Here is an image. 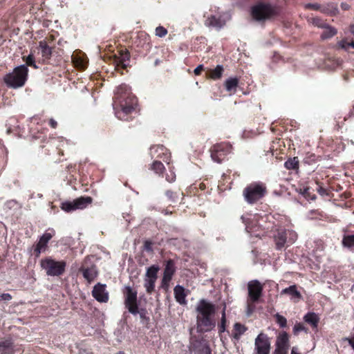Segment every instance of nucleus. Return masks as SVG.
Masks as SVG:
<instances>
[{
  "label": "nucleus",
  "instance_id": "c756f323",
  "mask_svg": "<svg viewBox=\"0 0 354 354\" xmlns=\"http://www.w3.org/2000/svg\"><path fill=\"white\" fill-rule=\"evenodd\" d=\"M350 30L354 35V25L350 26ZM339 48L347 50L349 47L354 48V41L348 42L346 39H342L337 43Z\"/></svg>",
  "mask_w": 354,
  "mask_h": 354
},
{
  "label": "nucleus",
  "instance_id": "412c9836",
  "mask_svg": "<svg viewBox=\"0 0 354 354\" xmlns=\"http://www.w3.org/2000/svg\"><path fill=\"white\" fill-rule=\"evenodd\" d=\"M80 270L82 272L83 277L88 283L93 281L98 274L97 270L95 266L88 268H81Z\"/></svg>",
  "mask_w": 354,
  "mask_h": 354
},
{
  "label": "nucleus",
  "instance_id": "423d86ee",
  "mask_svg": "<svg viewBox=\"0 0 354 354\" xmlns=\"http://www.w3.org/2000/svg\"><path fill=\"white\" fill-rule=\"evenodd\" d=\"M159 270L160 268L156 265H153L147 269L144 277V287L148 294H151L155 290Z\"/></svg>",
  "mask_w": 354,
  "mask_h": 354
},
{
  "label": "nucleus",
  "instance_id": "9d476101",
  "mask_svg": "<svg viewBox=\"0 0 354 354\" xmlns=\"http://www.w3.org/2000/svg\"><path fill=\"white\" fill-rule=\"evenodd\" d=\"M216 306L206 299H201L196 306V317H214Z\"/></svg>",
  "mask_w": 354,
  "mask_h": 354
},
{
  "label": "nucleus",
  "instance_id": "f3484780",
  "mask_svg": "<svg viewBox=\"0 0 354 354\" xmlns=\"http://www.w3.org/2000/svg\"><path fill=\"white\" fill-rule=\"evenodd\" d=\"M175 272L174 264L172 261L169 260L167 262L163 277L162 279V286L163 288H167L169 283L172 278V276Z\"/></svg>",
  "mask_w": 354,
  "mask_h": 354
},
{
  "label": "nucleus",
  "instance_id": "bb28decb",
  "mask_svg": "<svg viewBox=\"0 0 354 354\" xmlns=\"http://www.w3.org/2000/svg\"><path fill=\"white\" fill-rule=\"evenodd\" d=\"M281 294H289L292 297V299H297V300L300 299L301 297V295L297 290L295 285L290 286V287L283 289L281 291Z\"/></svg>",
  "mask_w": 354,
  "mask_h": 354
},
{
  "label": "nucleus",
  "instance_id": "8fccbe9b",
  "mask_svg": "<svg viewBox=\"0 0 354 354\" xmlns=\"http://www.w3.org/2000/svg\"><path fill=\"white\" fill-rule=\"evenodd\" d=\"M49 124L50 125L51 127L55 129L57 127V123L54 119L51 118L49 120Z\"/></svg>",
  "mask_w": 354,
  "mask_h": 354
},
{
  "label": "nucleus",
  "instance_id": "37998d69",
  "mask_svg": "<svg viewBox=\"0 0 354 354\" xmlns=\"http://www.w3.org/2000/svg\"><path fill=\"white\" fill-rule=\"evenodd\" d=\"M26 64L28 66H32L34 68H37V66L35 64L34 57L32 54H30L26 58Z\"/></svg>",
  "mask_w": 354,
  "mask_h": 354
},
{
  "label": "nucleus",
  "instance_id": "ea45409f",
  "mask_svg": "<svg viewBox=\"0 0 354 354\" xmlns=\"http://www.w3.org/2000/svg\"><path fill=\"white\" fill-rule=\"evenodd\" d=\"M10 349V344L7 342H3L0 344V354H7Z\"/></svg>",
  "mask_w": 354,
  "mask_h": 354
},
{
  "label": "nucleus",
  "instance_id": "cd10ccee",
  "mask_svg": "<svg viewBox=\"0 0 354 354\" xmlns=\"http://www.w3.org/2000/svg\"><path fill=\"white\" fill-rule=\"evenodd\" d=\"M304 319L306 322L310 324L313 328H317L319 322V317L315 313H308L304 316Z\"/></svg>",
  "mask_w": 354,
  "mask_h": 354
},
{
  "label": "nucleus",
  "instance_id": "b1692460",
  "mask_svg": "<svg viewBox=\"0 0 354 354\" xmlns=\"http://www.w3.org/2000/svg\"><path fill=\"white\" fill-rule=\"evenodd\" d=\"M225 22L220 18H216L215 16L209 17L205 21V25L215 28H221L224 25Z\"/></svg>",
  "mask_w": 354,
  "mask_h": 354
},
{
  "label": "nucleus",
  "instance_id": "c9c22d12",
  "mask_svg": "<svg viewBox=\"0 0 354 354\" xmlns=\"http://www.w3.org/2000/svg\"><path fill=\"white\" fill-rule=\"evenodd\" d=\"M276 319V322L279 325L281 328H285L287 326V320L286 318L279 313H277L274 315Z\"/></svg>",
  "mask_w": 354,
  "mask_h": 354
},
{
  "label": "nucleus",
  "instance_id": "9b49d317",
  "mask_svg": "<svg viewBox=\"0 0 354 354\" xmlns=\"http://www.w3.org/2000/svg\"><path fill=\"white\" fill-rule=\"evenodd\" d=\"M288 348L289 337L286 332L283 331L277 337L273 354H288Z\"/></svg>",
  "mask_w": 354,
  "mask_h": 354
},
{
  "label": "nucleus",
  "instance_id": "a878e982",
  "mask_svg": "<svg viewBox=\"0 0 354 354\" xmlns=\"http://www.w3.org/2000/svg\"><path fill=\"white\" fill-rule=\"evenodd\" d=\"M247 328L240 324V323H236L234 325V330L232 333V336L236 339H239L241 336L246 331Z\"/></svg>",
  "mask_w": 354,
  "mask_h": 354
},
{
  "label": "nucleus",
  "instance_id": "49530a36",
  "mask_svg": "<svg viewBox=\"0 0 354 354\" xmlns=\"http://www.w3.org/2000/svg\"><path fill=\"white\" fill-rule=\"evenodd\" d=\"M144 248L145 250L147 252H151L152 251V242L150 241H146L144 243Z\"/></svg>",
  "mask_w": 354,
  "mask_h": 354
},
{
  "label": "nucleus",
  "instance_id": "473e14b6",
  "mask_svg": "<svg viewBox=\"0 0 354 354\" xmlns=\"http://www.w3.org/2000/svg\"><path fill=\"white\" fill-rule=\"evenodd\" d=\"M298 164H299V162H298L297 158H294L288 160L285 162V167L288 169H294L298 167Z\"/></svg>",
  "mask_w": 354,
  "mask_h": 354
},
{
  "label": "nucleus",
  "instance_id": "f257e3e1",
  "mask_svg": "<svg viewBox=\"0 0 354 354\" xmlns=\"http://www.w3.org/2000/svg\"><path fill=\"white\" fill-rule=\"evenodd\" d=\"M115 95L113 103L116 109L115 115L120 120H126L125 116L131 113L137 106V99L126 84L117 88Z\"/></svg>",
  "mask_w": 354,
  "mask_h": 354
},
{
  "label": "nucleus",
  "instance_id": "f704fd0d",
  "mask_svg": "<svg viewBox=\"0 0 354 354\" xmlns=\"http://www.w3.org/2000/svg\"><path fill=\"white\" fill-rule=\"evenodd\" d=\"M226 315H225V306L224 307L223 312H222V316L221 319V324L218 326L219 332L223 333L225 330L226 328Z\"/></svg>",
  "mask_w": 354,
  "mask_h": 354
},
{
  "label": "nucleus",
  "instance_id": "6e6552de",
  "mask_svg": "<svg viewBox=\"0 0 354 354\" xmlns=\"http://www.w3.org/2000/svg\"><path fill=\"white\" fill-rule=\"evenodd\" d=\"M271 341L267 334L261 332L254 339V351L256 354H270Z\"/></svg>",
  "mask_w": 354,
  "mask_h": 354
},
{
  "label": "nucleus",
  "instance_id": "58836bf2",
  "mask_svg": "<svg viewBox=\"0 0 354 354\" xmlns=\"http://www.w3.org/2000/svg\"><path fill=\"white\" fill-rule=\"evenodd\" d=\"M167 34V30L162 26H158L156 28V35L159 37H163Z\"/></svg>",
  "mask_w": 354,
  "mask_h": 354
},
{
  "label": "nucleus",
  "instance_id": "4c0bfd02",
  "mask_svg": "<svg viewBox=\"0 0 354 354\" xmlns=\"http://www.w3.org/2000/svg\"><path fill=\"white\" fill-rule=\"evenodd\" d=\"M304 331L307 333V329L301 323H297L293 328V333L295 335L299 334L300 332Z\"/></svg>",
  "mask_w": 354,
  "mask_h": 354
},
{
  "label": "nucleus",
  "instance_id": "7ed1b4c3",
  "mask_svg": "<svg viewBox=\"0 0 354 354\" xmlns=\"http://www.w3.org/2000/svg\"><path fill=\"white\" fill-rule=\"evenodd\" d=\"M266 193V185L262 183L254 182L244 189L243 195L248 203L252 204L263 198Z\"/></svg>",
  "mask_w": 354,
  "mask_h": 354
},
{
  "label": "nucleus",
  "instance_id": "5fc2aeb1",
  "mask_svg": "<svg viewBox=\"0 0 354 354\" xmlns=\"http://www.w3.org/2000/svg\"><path fill=\"white\" fill-rule=\"evenodd\" d=\"M116 354H125L123 351H119Z\"/></svg>",
  "mask_w": 354,
  "mask_h": 354
},
{
  "label": "nucleus",
  "instance_id": "393cba45",
  "mask_svg": "<svg viewBox=\"0 0 354 354\" xmlns=\"http://www.w3.org/2000/svg\"><path fill=\"white\" fill-rule=\"evenodd\" d=\"M322 28L324 29L322 34L321 35V37L322 39H327L331 38L332 37L335 36L337 32V30L335 28L328 26L326 24L325 25V27H323Z\"/></svg>",
  "mask_w": 354,
  "mask_h": 354
},
{
  "label": "nucleus",
  "instance_id": "a19ab883",
  "mask_svg": "<svg viewBox=\"0 0 354 354\" xmlns=\"http://www.w3.org/2000/svg\"><path fill=\"white\" fill-rule=\"evenodd\" d=\"M196 352V354H211L209 348L206 344H201V349Z\"/></svg>",
  "mask_w": 354,
  "mask_h": 354
},
{
  "label": "nucleus",
  "instance_id": "4468645a",
  "mask_svg": "<svg viewBox=\"0 0 354 354\" xmlns=\"http://www.w3.org/2000/svg\"><path fill=\"white\" fill-rule=\"evenodd\" d=\"M230 150V146L223 143L214 145L211 150V157L215 162H221L227 153Z\"/></svg>",
  "mask_w": 354,
  "mask_h": 354
},
{
  "label": "nucleus",
  "instance_id": "1a4fd4ad",
  "mask_svg": "<svg viewBox=\"0 0 354 354\" xmlns=\"http://www.w3.org/2000/svg\"><path fill=\"white\" fill-rule=\"evenodd\" d=\"M91 202L92 199L91 197H80L73 201L62 203L61 207L65 212H69L79 209H84L91 204Z\"/></svg>",
  "mask_w": 354,
  "mask_h": 354
},
{
  "label": "nucleus",
  "instance_id": "dca6fc26",
  "mask_svg": "<svg viewBox=\"0 0 354 354\" xmlns=\"http://www.w3.org/2000/svg\"><path fill=\"white\" fill-rule=\"evenodd\" d=\"M54 233L51 232H46L44 233L40 238L39 242L37 243L35 248V253L36 257H39L41 252H44L47 248V244L48 241L53 236Z\"/></svg>",
  "mask_w": 354,
  "mask_h": 354
},
{
  "label": "nucleus",
  "instance_id": "2f4dec72",
  "mask_svg": "<svg viewBox=\"0 0 354 354\" xmlns=\"http://www.w3.org/2000/svg\"><path fill=\"white\" fill-rule=\"evenodd\" d=\"M342 245L346 248L354 247V234L345 235L342 239Z\"/></svg>",
  "mask_w": 354,
  "mask_h": 354
},
{
  "label": "nucleus",
  "instance_id": "a211bd4d",
  "mask_svg": "<svg viewBox=\"0 0 354 354\" xmlns=\"http://www.w3.org/2000/svg\"><path fill=\"white\" fill-rule=\"evenodd\" d=\"M129 53L126 50L120 51L118 55L114 56L113 62L115 66L126 68L129 65Z\"/></svg>",
  "mask_w": 354,
  "mask_h": 354
},
{
  "label": "nucleus",
  "instance_id": "5701e85b",
  "mask_svg": "<svg viewBox=\"0 0 354 354\" xmlns=\"http://www.w3.org/2000/svg\"><path fill=\"white\" fill-rule=\"evenodd\" d=\"M224 68L221 65H217L214 69L208 71L207 77L214 80H219L221 78Z\"/></svg>",
  "mask_w": 354,
  "mask_h": 354
},
{
  "label": "nucleus",
  "instance_id": "6ab92c4d",
  "mask_svg": "<svg viewBox=\"0 0 354 354\" xmlns=\"http://www.w3.org/2000/svg\"><path fill=\"white\" fill-rule=\"evenodd\" d=\"M151 154H157L156 157L162 158L163 161L169 163L170 153L168 150L162 145H158L151 149Z\"/></svg>",
  "mask_w": 354,
  "mask_h": 354
},
{
  "label": "nucleus",
  "instance_id": "de8ad7c7",
  "mask_svg": "<svg viewBox=\"0 0 354 354\" xmlns=\"http://www.w3.org/2000/svg\"><path fill=\"white\" fill-rule=\"evenodd\" d=\"M11 295L8 293H3L2 295H0V300H4V301H10L12 299Z\"/></svg>",
  "mask_w": 354,
  "mask_h": 354
},
{
  "label": "nucleus",
  "instance_id": "603ef678",
  "mask_svg": "<svg viewBox=\"0 0 354 354\" xmlns=\"http://www.w3.org/2000/svg\"><path fill=\"white\" fill-rule=\"evenodd\" d=\"M167 179L169 182H173L175 180V175L171 174V176H168Z\"/></svg>",
  "mask_w": 354,
  "mask_h": 354
},
{
  "label": "nucleus",
  "instance_id": "7c9ffc66",
  "mask_svg": "<svg viewBox=\"0 0 354 354\" xmlns=\"http://www.w3.org/2000/svg\"><path fill=\"white\" fill-rule=\"evenodd\" d=\"M39 48L41 50V55L45 58H49L51 55V48L47 45L45 41L39 42Z\"/></svg>",
  "mask_w": 354,
  "mask_h": 354
},
{
  "label": "nucleus",
  "instance_id": "c85d7f7f",
  "mask_svg": "<svg viewBox=\"0 0 354 354\" xmlns=\"http://www.w3.org/2000/svg\"><path fill=\"white\" fill-rule=\"evenodd\" d=\"M239 84V80L236 77H230L225 82V86L227 91H234Z\"/></svg>",
  "mask_w": 354,
  "mask_h": 354
},
{
  "label": "nucleus",
  "instance_id": "e433bc0d",
  "mask_svg": "<svg viewBox=\"0 0 354 354\" xmlns=\"http://www.w3.org/2000/svg\"><path fill=\"white\" fill-rule=\"evenodd\" d=\"M286 234L288 236L287 243H289L290 244L295 243V241L297 239V233L292 230H287Z\"/></svg>",
  "mask_w": 354,
  "mask_h": 354
},
{
  "label": "nucleus",
  "instance_id": "f8f14e48",
  "mask_svg": "<svg viewBox=\"0 0 354 354\" xmlns=\"http://www.w3.org/2000/svg\"><path fill=\"white\" fill-rule=\"evenodd\" d=\"M248 290L249 296L248 302L251 301L254 303L258 301L261 297L262 295L263 286L259 281L252 280L248 282Z\"/></svg>",
  "mask_w": 354,
  "mask_h": 354
},
{
  "label": "nucleus",
  "instance_id": "39448f33",
  "mask_svg": "<svg viewBox=\"0 0 354 354\" xmlns=\"http://www.w3.org/2000/svg\"><path fill=\"white\" fill-rule=\"evenodd\" d=\"M123 294L124 297V305L129 312L133 315L138 314L137 291L130 286H125Z\"/></svg>",
  "mask_w": 354,
  "mask_h": 354
},
{
  "label": "nucleus",
  "instance_id": "79ce46f5",
  "mask_svg": "<svg viewBox=\"0 0 354 354\" xmlns=\"http://www.w3.org/2000/svg\"><path fill=\"white\" fill-rule=\"evenodd\" d=\"M312 24L317 27H325L326 23L322 21L319 18H313L311 21Z\"/></svg>",
  "mask_w": 354,
  "mask_h": 354
},
{
  "label": "nucleus",
  "instance_id": "09e8293b",
  "mask_svg": "<svg viewBox=\"0 0 354 354\" xmlns=\"http://www.w3.org/2000/svg\"><path fill=\"white\" fill-rule=\"evenodd\" d=\"M203 70V66L202 64L198 65L195 69H194V74L196 75H198L201 74V71Z\"/></svg>",
  "mask_w": 354,
  "mask_h": 354
},
{
  "label": "nucleus",
  "instance_id": "a18cd8bd",
  "mask_svg": "<svg viewBox=\"0 0 354 354\" xmlns=\"http://www.w3.org/2000/svg\"><path fill=\"white\" fill-rule=\"evenodd\" d=\"M305 8H308V9H313V10H321L320 6L317 3H308L305 6Z\"/></svg>",
  "mask_w": 354,
  "mask_h": 354
},
{
  "label": "nucleus",
  "instance_id": "3c124183",
  "mask_svg": "<svg viewBox=\"0 0 354 354\" xmlns=\"http://www.w3.org/2000/svg\"><path fill=\"white\" fill-rule=\"evenodd\" d=\"M290 354H301V353L299 351V348L297 347L294 346L292 348Z\"/></svg>",
  "mask_w": 354,
  "mask_h": 354
},
{
  "label": "nucleus",
  "instance_id": "aec40b11",
  "mask_svg": "<svg viewBox=\"0 0 354 354\" xmlns=\"http://www.w3.org/2000/svg\"><path fill=\"white\" fill-rule=\"evenodd\" d=\"M174 293L177 302L181 305L187 304V294L185 292V288L183 286L179 285L176 286L174 289Z\"/></svg>",
  "mask_w": 354,
  "mask_h": 354
},
{
  "label": "nucleus",
  "instance_id": "0eeeda50",
  "mask_svg": "<svg viewBox=\"0 0 354 354\" xmlns=\"http://www.w3.org/2000/svg\"><path fill=\"white\" fill-rule=\"evenodd\" d=\"M274 13V10L268 4L259 3L252 8V16L257 21L270 19Z\"/></svg>",
  "mask_w": 354,
  "mask_h": 354
},
{
  "label": "nucleus",
  "instance_id": "ddd939ff",
  "mask_svg": "<svg viewBox=\"0 0 354 354\" xmlns=\"http://www.w3.org/2000/svg\"><path fill=\"white\" fill-rule=\"evenodd\" d=\"M216 326L213 317H196V328L198 332L211 331Z\"/></svg>",
  "mask_w": 354,
  "mask_h": 354
},
{
  "label": "nucleus",
  "instance_id": "4be33fe9",
  "mask_svg": "<svg viewBox=\"0 0 354 354\" xmlns=\"http://www.w3.org/2000/svg\"><path fill=\"white\" fill-rule=\"evenodd\" d=\"M287 230L279 232L275 236V242L277 249H281L287 243L288 236L286 234Z\"/></svg>",
  "mask_w": 354,
  "mask_h": 354
},
{
  "label": "nucleus",
  "instance_id": "f03ea898",
  "mask_svg": "<svg viewBox=\"0 0 354 354\" xmlns=\"http://www.w3.org/2000/svg\"><path fill=\"white\" fill-rule=\"evenodd\" d=\"M28 73V68L25 65H21L16 67L12 73L7 74L4 77V81L10 87H21L24 85L27 80Z\"/></svg>",
  "mask_w": 354,
  "mask_h": 354
},
{
  "label": "nucleus",
  "instance_id": "864d4df0",
  "mask_svg": "<svg viewBox=\"0 0 354 354\" xmlns=\"http://www.w3.org/2000/svg\"><path fill=\"white\" fill-rule=\"evenodd\" d=\"M341 7L344 10L349 9V5H348L347 3H342Z\"/></svg>",
  "mask_w": 354,
  "mask_h": 354
},
{
  "label": "nucleus",
  "instance_id": "72a5a7b5",
  "mask_svg": "<svg viewBox=\"0 0 354 354\" xmlns=\"http://www.w3.org/2000/svg\"><path fill=\"white\" fill-rule=\"evenodd\" d=\"M165 167L160 161H154L151 165V169L157 174H162Z\"/></svg>",
  "mask_w": 354,
  "mask_h": 354
},
{
  "label": "nucleus",
  "instance_id": "20e7f679",
  "mask_svg": "<svg viewBox=\"0 0 354 354\" xmlns=\"http://www.w3.org/2000/svg\"><path fill=\"white\" fill-rule=\"evenodd\" d=\"M41 267L50 276H59L64 273L66 267L65 261H57L50 257L41 260Z\"/></svg>",
  "mask_w": 354,
  "mask_h": 354
},
{
  "label": "nucleus",
  "instance_id": "2eb2a0df",
  "mask_svg": "<svg viewBox=\"0 0 354 354\" xmlns=\"http://www.w3.org/2000/svg\"><path fill=\"white\" fill-rule=\"evenodd\" d=\"M92 296L100 303H106L109 299V292L106 290V286L101 283L95 284L92 290Z\"/></svg>",
  "mask_w": 354,
  "mask_h": 354
},
{
  "label": "nucleus",
  "instance_id": "c03bdc74",
  "mask_svg": "<svg viewBox=\"0 0 354 354\" xmlns=\"http://www.w3.org/2000/svg\"><path fill=\"white\" fill-rule=\"evenodd\" d=\"M309 191H310V189L308 187L304 188V189L301 188V189H299V194L303 195L305 198H310Z\"/></svg>",
  "mask_w": 354,
  "mask_h": 354
}]
</instances>
